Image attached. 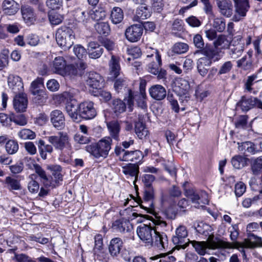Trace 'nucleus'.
<instances>
[{
  "instance_id": "obj_1",
  "label": "nucleus",
  "mask_w": 262,
  "mask_h": 262,
  "mask_svg": "<svg viewBox=\"0 0 262 262\" xmlns=\"http://www.w3.org/2000/svg\"><path fill=\"white\" fill-rule=\"evenodd\" d=\"M47 138L50 144H46L42 139L36 142L39 155L43 160L48 158V154H52L54 147L55 149L60 151H62L64 149H70L72 148L70 137L66 132H59L56 135L50 136Z\"/></svg>"
},
{
  "instance_id": "obj_2",
  "label": "nucleus",
  "mask_w": 262,
  "mask_h": 262,
  "mask_svg": "<svg viewBox=\"0 0 262 262\" xmlns=\"http://www.w3.org/2000/svg\"><path fill=\"white\" fill-rule=\"evenodd\" d=\"M139 237L148 246L154 245L160 250L165 249L167 246V236L164 234H160L156 229H152L150 226L143 224L137 229Z\"/></svg>"
},
{
  "instance_id": "obj_3",
  "label": "nucleus",
  "mask_w": 262,
  "mask_h": 262,
  "mask_svg": "<svg viewBox=\"0 0 262 262\" xmlns=\"http://www.w3.org/2000/svg\"><path fill=\"white\" fill-rule=\"evenodd\" d=\"M112 139L110 137H105L97 142L85 146V150L95 158H106L111 149Z\"/></svg>"
},
{
  "instance_id": "obj_4",
  "label": "nucleus",
  "mask_w": 262,
  "mask_h": 262,
  "mask_svg": "<svg viewBox=\"0 0 262 262\" xmlns=\"http://www.w3.org/2000/svg\"><path fill=\"white\" fill-rule=\"evenodd\" d=\"M195 251L200 255H203L206 252L207 248L215 249L217 248H225L230 247V244L220 239L217 237H214L213 235L208 236L207 242L190 241Z\"/></svg>"
},
{
  "instance_id": "obj_5",
  "label": "nucleus",
  "mask_w": 262,
  "mask_h": 262,
  "mask_svg": "<svg viewBox=\"0 0 262 262\" xmlns=\"http://www.w3.org/2000/svg\"><path fill=\"white\" fill-rule=\"evenodd\" d=\"M75 34L72 28L62 26L56 33V40L57 44L64 50L70 49L74 43Z\"/></svg>"
},
{
  "instance_id": "obj_6",
  "label": "nucleus",
  "mask_w": 262,
  "mask_h": 262,
  "mask_svg": "<svg viewBox=\"0 0 262 262\" xmlns=\"http://www.w3.org/2000/svg\"><path fill=\"white\" fill-rule=\"evenodd\" d=\"M186 227L180 225L175 231V235L172 238V241L177 249H185L190 242L188 238Z\"/></svg>"
},
{
  "instance_id": "obj_7",
  "label": "nucleus",
  "mask_w": 262,
  "mask_h": 262,
  "mask_svg": "<svg viewBox=\"0 0 262 262\" xmlns=\"http://www.w3.org/2000/svg\"><path fill=\"white\" fill-rule=\"evenodd\" d=\"M188 184L187 182H185L183 184L185 195L188 199L193 203H200V200L203 204L208 203V195L205 191H198L192 188H187Z\"/></svg>"
},
{
  "instance_id": "obj_8",
  "label": "nucleus",
  "mask_w": 262,
  "mask_h": 262,
  "mask_svg": "<svg viewBox=\"0 0 262 262\" xmlns=\"http://www.w3.org/2000/svg\"><path fill=\"white\" fill-rule=\"evenodd\" d=\"M236 107L243 112H247L254 107L262 108V102L256 97L243 96L236 103Z\"/></svg>"
},
{
  "instance_id": "obj_9",
  "label": "nucleus",
  "mask_w": 262,
  "mask_h": 262,
  "mask_svg": "<svg viewBox=\"0 0 262 262\" xmlns=\"http://www.w3.org/2000/svg\"><path fill=\"white\" fill-rule=\"evenodd\" d=\"M229 49L231 58L235 59L241 56L245 49V40L243 36L237 35L233 37Z\"/></svg>"
},
{
  "instance_id": "obj_10",
  "label": "nucleus",
  "mask_w": 262,
  "mask_h": 262,
  "mask_svg": "<svg viewBox=\"0 0 262 262\" xmlns=\"http://www.w3.org/2000/svg\"><path fill=\"white\" fill-rule=\"evenodd\" d=\"M79 119L89 120L94 118L97 115V112L91 101H85L80 104Z\"/></svg>"
},
{
  "instance_id": "obj_11",
  "label": "nucleus",
  "mask_w": 262,
  "mask_h": 262,
  "mask_svg": "<svg viewBox=\"0 0 262 262\" xmlns=\"http://www.w3.org/2000/svg\"><path fill=\"white\" fill-rule=\"evenodd\" d=\"M87 65L80 61L75 64L67 66L64 71V76L74 77L77 75H81L84 70L86 68Z\"/></svg>"
},
{
  "instance_id": "obj_12",
  "label": "nucleus",
  "mask_w": 262,
  "mask_h": 262,
  "mask_svg": "<svg viewBox=\"0 0 262 262\" xmlns=\"http://www.w3.org/2000/svg\"><path fill=\"white\" fill-rule=\"evenodd\" d=\"M143 34V28L140 25H134L128 27L125 31L126 39L130 42L138 41Z\"/></svg>"
},
{
  "instance_id": "obj_13",
  "label": "nucleus",
  "mask_w": 262,
  "mask_h": 262,
  "mask_svg": "<svg viewBox=\"0 0 262 262\" xmlns=\"http://www.w3.org/2000/svg\"><path fill=\"white\" fill-rule=\"evenodd\" d=\"M9 88L15 94L20 93L24 91V85L20 77L15 75H10L8 77Z\"/></svg>"
},
{
  "instance_id": "obj_14",
  "label": "nucleus",
  "mask_w": 262,
  "mask_h": 262,
  "mask_svg": "<svg viewBox=\"0 0 262 262\" xmlns=\"http://www.w3.org/2000/svg\"><path fill=\"white\" fill-rule=\"evenodd\" d=\"M28 105L27 96L23 92L16 94L13 98V107L17 112H25Z\"/></svg>"
},
{
  "instance_id": "obj_15",
  "label": "nucleus",
  "mask_w": 262,
  "mask_h": 262,
  "mask_svg": "<svg viewBox=\"0 0 262 262\" xmlns=\"http://www.w3.org/2000/svg\"><path fill=\"white\" fill-rule=\"evenodd\" d=\"M79 107L80 104H78L76 100H71V101H68L66 103V112L74 121H79Z\"/></svg>"
},
{
  "instance_id": "obj_16",
  "label": "nucleus",
  "mask_w": 262,
  "mask_h": 262,
  "mask_svg": "<svg viewBox=\"0 0 262 262\" xmlns=\"http://www.w3.org/2000/svg\"><path fill=\"white\" fill-rule=\"evenodd\" d=\"M200 53L214 61H218L221 58L218 49L208 44H206L201 51H196L195 54Z\"/></svg>"
},
{
  "instance_id": "obj_17",
  "label": "nucleus",
  "mask_w": 262,
  "mask_h": 262,
  "mask_svg": "<svg viewBox=\"0 0 262 262\" xmlns=\"http://www.w3.org/2000/svg\"><path fill=\"white\" fill-rule=\"evenodd\" d=\"M104 79L101 76L94 72H91L89 73L86 83L90 87L95 89H99L103 86Z\"/></svg>"
},
{
  "instance_id": "obj_18",
  "label": "nucleus",
  "mask_w": 262,
  "mask_h": 262,
  "mask_svg": "<svg viewBox=\"0 0 262 262\" xmlns=\"http://www.w3.org/2000/svg\"><path fill=\"white\" fill-rule=\"evenodd\" d=\"M50 120L54 127L60 129L64 126V116L63 113L58 110H55L50 113Z\"/></svg>"
},
{
  "instance_id": "obj_19",
  "label": "nucleus",
  "mask_w": 262,
  "mask_h": 262,
  "mask_svg": "<svg viewBox=\"0 0 262 262\" xmlns=\"http://www.w3.org/2000/svg\"><path fill=\"white\" fill-rule=\"evenodd\" d=\"M149 93L152 99L158 101L163 100L167 95L165 88L160 84L151 86L149 89Z\"/></svg>"
},
{
  "instance_id": "obj_20",
  "label": "nucleus",
  "mask_w": 262,
  "mask_h": 262,
  "mask_svg": "<svg viewBox=\"0 0 262 262\" xmlns=\"http://www.w3.org/2000/svg\"><path fill=\"white\" fill-rule=\"evenodd\" d=\"M189 90L190 84L188 81L183 78H180L177 81L175 91L179 96H182L187 99L189 97Z\"/></svg>"
},
{
  "instance_id": "obj_21",
  "label": "nucleus",
  "mask_w": 262,
  "mask_h": 262,
  "mask_svg": "<svg viewBox=\"0 0 262 262\" xmlns=\"http://www.w3.org/2000/svg\"><path fill=\"white\" fill-rule=\"evenodd\" d=\"M238 144V150L246 156L254 155L259 151L257 145L252 142L246 141Z\"/></svg>"
},
{
  "instance_id": "obj_22",
  "label": "nucleus",
  "mask_w": 262,
  "mask_h": 262,
  "mask_svg": "<svg viewBox=\"0 0 262 262\" xmlns=\"http://www.w3.org/2000/svg\"><path fill=\"white\" fill-rule=\"evenodd\" d=\"M88 54L92 59H98L102 55L103 49L97 42H90L88 46Z\"/></svg>"
},
{
  "instance_id": "obj_23",
  "label": "nucleus",
  "mask_w": 262,
  "mask_h": 262,
  "mask_svg": "<svg viewBox=\"0 0 262 262\" xmlns=\"http://www.w3.org/2000/svg\"><path fill=\"white\" fill-rule=\"evenodd\" d=\"M151 14V12L147 6H140L137 8L133 20L141 23L143 20L149 18Z\"/></svg>"
},
{
  "instance_id": "obj_24",
  "label": "nucleus",
  "mask_w": 262,
  "mask_h": 262,
  "mask_svg": "<svg viewBox=\"0 0 262 262\" xmlns=\"http://www.w3.org/2000/svg\"><path fill=\"white\" fill-rule=\"evenodd\" d=\"M162 64V60H156L153 61L148 65V71L150 73L158 75L159 78H163L166 75V71L165 70H162L161 66Z\"/></svg>"
},
{
  "instance_id": "obj_25",
  "label": "nucleus",
  "mask_w": 262,
  "mask_h": 262,
  "mask_svg": "<svg viewBox=\"0 0 262 262\" xmlns=\"http://www.w3.org/2000/svg\"><path fill=\"white\" fill-rule=\"evenodd\" d=\"M217 6L220 13L226 17H230L233 14V6L226 1H217Z\"/></svg>"
},
{
  "instance_id": "obj_26",
  "label": "nucleus",
  "mask_w": 262,
  "mask_h": 262,
  "mask_svg": "<svg viewBox=\"0 0 262 262\" xmlns=\"http://www.w3.org/2000/svg\"><path fill=\"white\" fill-rule=\"evenodd\" d=\"M21 12L23 18L26 24H32L35 20L34 9L28 5L22 6Z\"/></svg>"
},
{
  "instance_id": "obj_27",
  "label": "nucleus",
  "mask_w": 262,
  "mask_h": 262,
  "mask_svg": "<svg viewBox=\"0 0 262 262\" xmlns=\"http://www.w3.org/2000/svg\"><path fill=\"white\" fill-rule=\"evenodd\" d=\"M2 8L5 14L12 15L17 12L19 5L14 0H5L3 3Z\"/></svg>"
},
{
  "instance_id": "obj_28",
  "label": "nucleus",
  "mask_w": 262,
  "mask_h": 262,
  "mask_svg": "<svg viewBox=\"0 0 262 262\" xmlns=\"http://www.w3.org/2000/svg\"><path fill=\"white\" fill-rule=\"evenodd\" d=\"M122 172L125 175H129L131 177H134L135 180L133 183L135 185V183L137 180L139 173V165L137 164H127L122 167Z\"/></svg>"
},
{
  "instance_id": "obj_29",
  "label": "nucleus",
  "mask_w": 262,
  "mask_h": 262,
  "mask_svg": "<svg viewBox=\"0 0 262 262\" xmlns=\"http://www.w3.org/2000/svg\"><path fill=\"white\" fill-rule=\"evenodd\" d=\"M123 246V242L120 238L115 237L111 239L109 245V252L113 256H117L120 253Z\"/></svg>"
},
{
  "instance_id": "obj_30",
  "label": "nucleus",
  "mask_w": 262,
  "mask_h": 262,
  "mask_svg": "<svg viewBox=\"0 0 262 262\" xmlns=\"http://www.w3.org/2000/svg\"><path fill=\"white\" fill-rule=\"evenodd\" d=\"M106 125L111 139H113L117 141H119V133L121 127L118 122L112 121L107 122Z\"/></svg>"
},
{
  "instance_id": "obj_31",
  "label": "nucleus",
  "mask_w": 262,
  "mask_h": 262,
  "mask_svg": "<svg viewBox=\"0 0 262 262\" xmlns=\"http://www.w3.org/2000/svg\"><path fill=\"white\" fill-rule=\"evenodd\" d=\"M74 15L76 21L82 24L85 27H86L91 21L90 13H86L84 11L79 8L75 10Z\"/></svg>"
},
{
  "instance_id": "obj_32",
  "label": "nucleus",
  "mask_w": 262,
  "mask_h": 262,
  "mask_svg": "<svg viewBox=\"0 0 262 262\" xmlns=\"http://www.w3.org/2000/svg\"><path fill=\"white\" fill-rule=\"evenodd\" d=\"M234 1L236 13L239 16L245 17L250 7L248 1L247 0H234Z\"/></svg>"
},
{
  "instance_id": "obj_33",
  "label": "nucleus",
  "mask_w": 262,
  "mask_h": 262,
  "mask_svg": "<svg viewBox=\"0 0 262 262\" xmlns=\"http://www.w3.org/2000/svg\"><path fill=\"white\" fill-rule=\"evenodd\" d=\"M130 224L129 221L120 219L115 221L113 224V228L117 232L124 233L130 230Z\"/></svg>"
},
{
  "instance_id": "obj_34",
  "label": "nucleus",
  "mask_w": 262,
  "mask_h": 262,
  "mask_svg": "<svg viewBox=\"0 0 262 262\" xmlns=\"http://www.w3.org/2000/svg\"><path fill=\"white\" fill-rule=\"evenodd\" d=\"M141 152L138 150L128 151L125 152L123 156H121V161L126 162H134L137 163L140 161L141 158Z\"/></svg>"
},
{
  "instance_id": "obj_35",
  "label": "nucleus",
  "mask_w": 262,
  "mask_h": 262,
  "mask_svg": "<svg viewBox=\"0 0 262 262\" xmlns=\"http://www.w3.org/2000/svg\"><path fill=\"white\" fill-rule=\"evenodd\" d=\"M109 67L111 70V74L114 78H117L119 76L120 71L119 58L115 55H112L109 61Z\"/></svg>"
},
{
  "instance_id": "obj_36",
  "label": "nucleus",
  "mask_w": 262,
  "mask_h": 262,
  "mask_svg": "<svg viewBox=\"0 0 262 262\" xmlns=\"http://www.w3.org/2000/svg\"><path fill=\"white\" fill-rule=\"evenodd\" d=\"M133 99H135L137 101L138 106L142 109H146L147 108V104L146 102V96H143L142 95H136L134 98L130 93L127 99V103L128 107H131L132 105H133Z\"/></svg>"
},
{
  "instance_id": "obj_37",
  "label": "nucleus",
  "mask_w": 262,
  "mask_h": 262,
  "mask_svg": "<svg viewBox=\"0 0 262 262\" xmlns=\"http://www.w3.org/2000/svg\"><path fill=\"white\" fill-rule=\"evenodd\" d=\"M230 41L228 39L227 37L225 35L220 34L213 41V45L215 48L217 49L219 47H221L223 49H229Z\"/></svg>"
},
{
  "instance_id": "obj_38",
  "label": "nucleus",
  "mask_w": 262,
  "mask_h": 262,
  "mask_svg": "<svg viewBox=\"0 0 262 262\" xmlns=\"http://www.w3.org/2000/svg\"><path fill=\"white\" fill-rule=\"evenodd\" d=\"M135 130L137 136L141 139L146 138L149 134L145 124L140 120L135 123Z\"/></svg>"
},
{
  "instance_id": "obj_39",
  "label": "nucleus",
  "mask_w": 262,
  "mask_h": 262,
  "mask_svg": "<svg viewBox=\"0 0 262 262\" xmlns=\"http://www.w3.org/2000/svg\"><path fill=\"white\" fill-rule=\"evenodd\" d=\"M249 159L241 155L234 156L231 159L232 166L236 169H241L247 165Z\"/></svg>"
},
{
  "instance_id": "obj_40",
  "label": "nucleus",
  "mask_w": 262,
  "mask_h": 262,
  "mask_svg": "<svg viewBox=\"0 0 262 262\" xmlns=\"http://www.w3.org/2000/svg\"><path fill=\"white\" fill-rule=\"evenodd\" d=\"M123 12L122 10L119 7H114L113 8L111 18L113 23L117 24L121 22L123 19Z\"/></svg>"
},
{
  "instance_id": "obj_41",
  "label": "nucleus",
  "mask_w": 262,
  "mask_h": 262,
  "mask_svg": "<svg viewBox=\"0 0 262 262\" xmlns=\"http://www.w3.org/2000/svg\"><path fill=\"white\" fill-rule=\"evenodd\" d=\"M213 20L212 26L218 32L222 33L226 28V21L221 17H215L210 18Z\"/></svg>"
},
{
  "instance_id": "obj_42",
  "label": "nucleus",
  "mask_w": 262,
  "mask_h": 262,
  "mask_svg": "<svg viewBox=\"0 0 262 262\" xmlns=\"http://www.w3.org/2000/svg\"><path fill=\"white\" fill-rule=\"evenodd\" d=\"M31 160L32 162V166H30L29 168L34 169L39 177L43 180V183L46 187L49 186L50 185L45 183V181H47L48 180V178L45 171L39 164L36 163L34 160Z\"/></svg>"
},
{
  "instance_id": "obj_43",
  "label": "nucleus",
  "mask_w": 262,
  "mask_h": 262,
  "mask_svg": "<svg viewBox=\"0 0 262 262\" xmlns=\"http://www.w3.org/2000/svg\"><path fill=\"white\" fill-rule=\"evenodd\" d=\"M53 66L56 73L62 75L66 68V61L62 57H56L54 60Z\"/></svg>"
},
{
  "instance_id": "obj_44",
  "label": "nucleus",
  "mask_w": 262,
  "mask_h": 262,
  "mask_svg": "<svg viewBox=\"0 0 262 262\" xmlns=\"http://www.w3.org/2000/svg\"><path fill=\"white\" fill-rule=\"evenodd\" d=\"M106 15V12L102 8H98L90 12V18L96 21L103 19Z\"/></svg>"
},
{
  "instance_id": "obj_45",
  "label": "nucleus",
  "mask_w": 262,
  "mask_h": 262,
  "mask_svg": "<svg viewBox=\"0 0 262 262\" xmlns=\"http://www.w3.org/2000/svg\"><path fill=\"white\" fill-rule=\"evenodd\" d=\"M111 107L114 113L117 115L124 112L126 110L125 102L119 99L113 100Z\"/></svg>"
},
{
  "instance_id": "obj_46",
  "label": "nucleus",
  "mask_w": 262,
  "mask_h": 262,
  "mask_svg": "<svg viewBox=\"0 0 262 262\" xmlns=\"http://www.w3.org/2000/svg\"><path fill=\"white\" fill-rule=\"evenodd\" d=\"M32 94H37L39 91H45L43 79L42 78H37L33 81L31 86Z\"/></svg>"
},
{
  "instance_id": "obj_47",
  "label": "nucleus",
  "mask_w": 262,
  "mask_h": 262,
  "mask_svg": "<svg viewBox=\"0 0 262 262\" xmlns=\"http://www.w3.org/2000/svg\"><path fill=\"white\" fill-rule=\"evenodd\" d=\"M95 28L98 34L104 36L108 35L110 32V26L107 23H97L95 25Z\"/></svg>"
},
{
  "instance_id": "obj_48",
  "label": "nucleus",
  "mask_w": 262,
  "mask_h": 262,
  "mask_svg": "<svg viewBox=\"0 0 262 262\" xmlns=\"http://www.w3.org/2000/svg\"><path fill=\"white\" fill-rule=\"evenodd\" d=\"M47 169L51 172L55 179L58 181H62V175L61 173V167L59 165H49Z\"/></svg>"
},
{
  "instance_id": "obj_49",
  "label": "nucleus",
  "mask_w": 262,
  "mask_h": 262,
  "mask_svg": "<svg viewBox=\"0 0 262 262\" xmlns=\"http://www.w3.org/2000/svg\"><path fill=\"white\" fill-rule=\"evenodd\" d=\"M18 137L22 140H33L36 137V134L32 130L24 128L18 132Z\"/></svg>"
},
{
  "instance_id": "obj_50",
  "label": "nucleus",
  "mask_w": 262,
  "mask_h": 262,
  "mask_svg": "<svg viewBox=\"0 0 262 262\" xmlns=\"http://www.w3.org/2000/svg\"><path fill=\"white\" fill-rule=\"evenodd\" d=\"M5 183L7 187L9 189L12 190H20L21 189V185L18 180L12 178L10 177H6L5 179Z\"/></svg>"
},
{
  "instance_id": "obj_51",
  "label": "nucleus",
  "mask_w": 262,
  "mask_h": 262,
  "mask_svg": "<svg viewBox=\"0 0 262 262\" xmlns=\"http://www.w3.org/2000/svg\"><path fill=\"white\" fill-rule=\"evenodd\" d=\"M19 146L16 141L9 140L5 145L6 150L10 155L15 154L18 150Z\"/></svg>"
},
{
  "instance_id": "obj_52",
  "label": "nucleus",
  "mask_w": 262,
  "mask_h": 262,
  "mask_svg": "<svg viewBox=\"0 0 262 262\" xmlns=\"http://www.w3.org/2000/svg\"><path fill=\"white\" fill-rule=\"evenodd\" d=\"M73 51L75 55L79 59H83L85 58L88 53V50L80 45L75 46L73 48Z\"/></svg>"
},
{
  "instance_id": "obj_53",
  "label": "nucleus",
  "mask_w": 262,
  "mask_h": 262,
  "mask_svg": "<svg viewBox=\"0 0 262 262\" xmlns=\"http://www.w3.org/2000/svg\"><path fill=\"white\" fill-rule=\"evenodd\" d=\"M257 75L253 74L247 77L244 85L245 92L251 93L252 91V86L254 83V81L257 79Z\"/></svg>"
},
{
  "instance_id": "obj_54",
  "label": "nucleus",
  "mask_w": 262,
  "mask_h": 262,
  "mask_svg": "<svg viewBox=\"0 0 262 262\" xmlns=\"http://www.w3.org/2000/svg\"><path fill=\"white\" fill-rule=\"evenodd\" d=\"M189 49L188 45L183 42H177L173 47L172 51L178 54L186 53Z\"/></svg>"
},
{
  "instance_id": "obj_55",
  "label": "nucleus",
  "mask_w": 262,
  "mask_h": 262,
  "mask_svg": "<svg viewBox=\"0 0 262 262\" xmlns=\"http://www.w3.org/2000/svg\"><path fill=\"white\" fill-rule=\"evenodd\" d=\"M195 229L199 233L207 235L209 234V231H210L211 227L207 224L200 222L195 226Z\"/></svg>"
},
{
  "instance_id": "obj_56",
  "label": "nucleus",
  "mask_w": 262,
  "mask_h": 262,
  "mask_svg": "<svg viewBox=\"0 0 262 262\" xmlns=\"http://www.w3.org/2000/svg\"><path fill=\"white\" fill-rule=\"evenodd\" d=\"M128 54L130 57L127 58V60L130 62L132 59L138 58L141 55L140 49L138 47L131 48L127 50Z\"/></svg>"
},
{
  "instance_id": "obj_57",
  "label": "nucleus",
  "mask_w": 262,
  "mask_h": 262,
  "mask_svg": "<svg viewBox=\"0 0 262 262\" xmlns=\"http://www.w3.org/2000/svg\"><path fill=\"white\" fill-rule=\"evenodd\" d=\"M262 169V158L258 157L253 160L251 163V170L254 174H257Z\"/></svg>"
},
{
  "instance_id": "obj_58",
  "label": "nucleus",
  "mask_w": 262,
  "mask_h": 262,
  "mask_svg": "<svg viewBox=\"0 0 262 262\" xmlns=\"http://www.w3.org/2000/svg\"><path fill=\"white\" fill-rule=\"evenodd\" d=\"M193 43L198 51H201L205 47V42L202 36L200 34H195L193 37Z\"/></svg>"
},
{
  "instance_id": "obj_59",
  "label": "nucleus",
  "mask_w": 262,
  "mask_h": 262,
  "mask_svg": "<svg viewBox=\"0 0 262 262\" xmlns=\"http://www.w3.org/2000/svg\"><path fill=\"white\" fill-rule=\"evenodd\" d=\"M237 67L242 68L245 70L249 69L252 66L251 59L248 58L247 56H245L237 61Z\"/></svg>"
},
{
  "instance_id": "obj_60",
  "label": "nucleus",
  "mask_w": 262,
  "mask_h": 262,
  "mask_svg": "<svg viewBox=\"0 0 262 262\" xmlns=\"http://www.w3.org/2000/svg\"><path fill=\"white\" fill-rule=\"evenodd\" d=\"M49 19L51 24L57 25L62 22L63 17L59 14L52 12L49 14Z\"/></svg>"
},
{
  "instance_id": "obj_61",
  "label": "nucleus",
  "mask_w": 262,
  "mask_h": 262,
  "mask_svg": "<svg viewBox=\"0 0 262 262\" xmlns=\"http://www.w3.org/2000/svg\"><path fill=\"white\" fill-rule=\"evenodd\" d=\"M12 121L19 126H25L28 123L26 117L23 114L13 116L12 122Z\"/></svg>"
},
{
  "instance_id": "obj_62",
  "label": "nucleus",
  "mask_w": 262,
  "mask_h": 262,
  "mask_svg": "<svg viewBox=\"0 0 262 262\" xmlns=\"http://www.w3.org/2000/svg\"><path fill=\"white\" fill-rule=\"evenodd\" d=\"M74 140L79 144H86L91 142V138L77 133L74 135Z\"/></svg>"
},
{
  "instance_id": "obj_63",
  "label": "nucleus",
  "mask_w": 262,
  "mask_h": 262,
  "mask_svg": "<svg viewBox=\"0 0 262 262\" xmlns=\"http://www.w3.org/2000/svg\"><path fill=\"white\" fill-rule=\"evenodd\" d=\"M63 3V0H47L46 5L47 6L52 9H59L62 6Z\"/></svg>"
},
{
  "instance_id": "obj_64",
  "label": "nucleus",
  "mask_w": 262,
  "mask_h": 262,
  "mask_svg": "<svg viewBox=\"0 0 262 262\" xmlns=\"http://www.w3.org/2000/svg\"><path fill=\"white\" fill-rule=\"evenodd\" d=\"M234 189L236 196L240 197L246 191V186L244 183L239 182L235 185Z\"/></svg>"
}]
</instances>
